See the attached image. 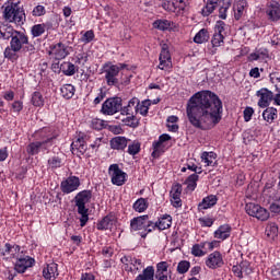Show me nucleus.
Segmentation results:
<instances>
[{"mask_svg": "<svg viewBox=\"0 0 280 280\" xmlns=\"http://www.w3.org/2000/svg\"><path fill=\"white\" fill-rule=\"evenodd\" d=\"M133 209L138 213H143L145 209H148V200L145 198H139L135 203H133Z\"/></svg>", "mask_w": 280, "mask_h": 280, "instance_id": "c03bdc74", "label": "nucleus"}, {"mask_svg": "<svg viewBox=\"0 0 280 280\" xmlns=\"http://www.w3.org/2000/svg\"><path fill=\"white\" fill-rule=\"evenodd\" d=\"M121 115H137L139 113V98L132 97L128 105L120 108Z\"/></svg>", "mask_w": 280, "mask_h": 280, "instance_id": "a211bd4d", "label": "nucleus"}, {"mask_svg": "<svg viewBox=\"0 0 280 280\" xmlns=\"http://www.w3.org/2000/svg\"><path fill=\"white\" fill-rule=\"evenodd\" d=\"M220 0H208L203 9L201 10L202 16H209L210 14H213L215 9L218 8V3Z\"/></svg>", "mask_w": 280, "mask_h": 280, "instance_id": "bb28decb", "label": "nucleus"}, {"mask_svg": "<svg viewBox=\"0 0 280 280\" xmlns=\"http://www.w3.org/2000/svg\"><path fill=\"white\" fill-rule=\"evenodd\" d=\"M21 0H8L2 7V19L7 23H14L15 25H25V10L20 7Z\"/></svg>", "mask_w": 280, "mask_h": 280, "instance_id": "f03ea898", "label": "nucleus"}, {"mask_svg": "<svg viewBox=\"0 0 280 280\" xmlns=\"http://www.w3.org/2000/svg\"><path fill=\"white\" fill-rule=\"evenodd\" d=\"M121 110V97H110L107 98L101 108L103 115H115Z\"/></svg>", "mask_w": 280, "mask_h": 280, "instance_id": "0eeeda50", "label": "nucleus"}, {"mask_svg": "<svg viewBox=\"0 0 280 280\" xmlns=\"http://www.w3.org/2000/svg\"><path fill=\"white\" fill-rule=\"evenodd\" d=\"M15 32L16 30L12 25L0 23V39L10 40Z\"/></svg>", "mask_w": 280, "mask_h": 280, "instance_id": "412c9836", "label": "nucleus"}, {"mask_svg": "<svg viewBox=\"0 0 280 280\" xmlns=\"http://www.w3.org/2000/svg\"><path fill=\"white\" fill-rule=\"evenodd\" d=\"M189 268H191V262L189 260H182L177 265V272L178 275H186V272H189Z\"/></svg>", "mask_w": 280, "mask_h": 280, "instance_id": "8fccbe9b", "label": "nucleus"}, {"mask_svg": "<svg viewBox=\"0 0 280 280\" xmlns=\"http://www.w3.org/2000/svg\"><path fill=\"white\" fill-rule=\"evenodd\" d=\"M159 60H160V65L158 66L159 69H161L162 71H167V69H172V55L170 54L167 44H164L162 46Z\"/></svg>", "mask_w": 280, "mask_h": 280, "instance_id": "9b49d317", "label": "nucleus"}, {"mask_svg": "<svg viewBox=\"0 0 280 280\" xmlns=\"http://www.w3.org/2000/svg\"><path fill=\"white\" fill-rule=\"evenodd\" d=\"M267 14L270 21H279L280 19V4L277 1H271L267 8Z\"/></svg>", "mask_w": 280, "mask_h": 280, "instance_id": "6ab92c4d", "label": "nucleus"}, {"mask_svg": "<svg viewBox=\"0 0 280 280\" xmlns=\"http://www.w3.org/2000/svg\"><path fill=\"white\" fill-rule=\"evenodd\" d=\"M162 8L166 12H176V2L174 0H163Z\"/></svg>", "mask_w": 280, "mask_h": 280, "instance_id": "864d4df0", "label": "nucleus"}, {"mask_svg": "<svg viewBox=\"0 0 280 280\" xmlns=\"http://www.w3.org/2000/svg\"><path fill=\"white\" fill-rule=\"evenodd\" d=\"M268 240H275L279 235V226L277 223H268L265 230Z\"/></svg>", "mask_w": 280, "mask_h": 280, "instance_id": "c756f323", "label": "nucleus"}, {"mask_svg": "<svg viewBox=\"0 0 280 280\" xmlns=\"http://www.w3.org/2000/svg\"><path fill=\"white\" fill-rule=\"evenodd\" d=\"M156 229H159V222L154 223L153 221H150V217L147 215L144 232H142L140 235L143 240H145V237H148V233H152V231H155Z\"/></svg>", "mask_w": 280, "mask_h": 280, "instance_id": "c85d7f7f", "label": "nucleus"}, {"mask_svg": "<svg viewBox=\"0 0 280 280\" xmlns=\"http://www.w3.org/2000/svg\"><path fill=\"white\" fill-rule=\"evenodd\" d=\"M86 150L88 145L84 137H79L71 143V152L72 154H77V156H82Z\"/></svg>", "mask_w": 280, "mask_h": 280, "instance_id": "2eb2a0df", "label": "nucleus"}, {"mask_svg": "<svg viewBox=\"0 0 280 280\" xmlns=\"http://www.w3.org/2000/svg\"><path fill=\"white\" fill-rule=\"evenodd\" d=\"M135 280H154V267L148 266Z\"/></svg>", "mask_w": 280, "mask_h": 280, "instance_id": "7c9ffc66", "label": "nucleus"}, {"mask_svg": "<svg viewBox=\"0 0 280 280\" xmlns=\"http://www.w3.org/2000/svg\"><path fill=\"white\" fill-rule=\"evenodd\" d=\"M252 218H257V220H260L261 222H266V220L270 218V212H268V210H266L261 206H258L255 211V214H253Z\"/></svg>", "mask_w": 280, "mask_h": 280, "instance_id": "e433bc0d", "label": "nucleus"}, {"mask_svg": "<svg viewBox=\"0 0 280 280\" xmlns=\"http://www.w3.org/2000/svg\"><path fill=\"white\" fill-rule=\"evenodd\" d=\"M47 130L48 129L45 128L40 131L42 139H45L43 141H39V143H42L40 150H49V148H51V145H54V139H56L55 136H45V135H47Z\"/></svg>", "mask_w": 280, "mask_h": 280, "instance_id": "393cba45", "label": "nucleus"}, {"mask_svg": "<svg viewBox=\"0 0 280 280\" xmlns=\"http://www.w3.org/2000/svg\"><path fill=\"white\" fill-rule=\"evenodd\" d=\"M271 213H280V198L272 202L269 207Z\"/></svg>", "mask_w": 280, "mask_h": 280, "instance_id": "774afa93", "label": "nucleus"}, {"mask_svg": "<svg viewBox=\"0 0 280 280\" xmlns=\"http://www.w3.org/2000/svg\"><path fill=\"white\" fill-rule=\"evenodd\" d=\"M215 205H218V197L215 195H209L198 205V209L202 211L211 209V207H215Z\"/></svg>", "mask_w": 280, "mask_h": 280, "instance_id": "aec40b11", "label": "nucleus"}, {"mask_svg": "<svg viewBox=\"0 0 280 280\" xmlns=\"http://www.w3.org/2000/svg\"><path fill=\"white\" fill-rule=\"evenodd\" d=\"M217 154L213 153V152H203L201 154V159L202 161H205V163L208 165V166H213L214 165V162L215 159H217Z\"/></svg>", "mask_w": 280, "mask_h": 280, "instance_id": "de8ad7c7", "label": "nucleus"}, {"mask_svg": "<svg viewBox=\"0 0 280 280\" xmlns=\"http://www.w3.org/2000/svg\"><path fill=\"white\" fill-rule=\"evenodd\" d=\"M128 154L131 156H135L141 152V142L139 141H133L131 144L128 145Z\"/></svg>", "mask_w": 280, "mask_h": 280, "instance_id": "3c124183", "label": "nucleus"}, {"mask_svg": "<svg viewBox=\"0 0 280 280\" xmlns=\"http://www.w3.org/2000/svg\"><path fill=\"white\" fill-rule=\"evenodd\" d=\"M60 71L63 73V75L71 77V75H75L77 68H75V65H73L72 62L63 61L60 65Z\"/></svg>", "mask_w": 280, "mask_h": 280, "instance_id": "cd10ccee", "label": "nucleus"}, {"mask_svg": "<svg viewBox=\"0 0 280 280\" xmlns=\"http://www.w3.org/2000/svg\"><path fill=\"white\" fill-rule=\"evenodd\" d=\"M40 145H43V143H40V141L31 142L26 147L27 154H30V156H36V154H38V152H40Z\"/></svg>", "mask_w": 280, "mask_h": 280, "instance_id": "a19ab883", "label": "nucleus"}, {"mask_svg": "<svg viewBox=\"0 0 280 280\" xmlns=\"http://www.w3.org/2000/svg\"><path fill=\"white\" fill-rule=\"evenodd\" d=\"M48 165L52 170H58V167H62V159L58 156H52L48 160Z\"/></svg>", "mask_w": 280, "mask_h": 280, "instance_id": "4d7b16f0", "label": "nucleus"}, {"mask_svg": "<svg viewBox=\"0 0 280 280\" xmlns=\"http://www.w3.org/2000/svg\"><path fill=\"white\" fill-rule=\"evenodd\" d=\"M112 150H126L128 148V139L126 137H115L110 140Z\"/></svg>", "mask_w": 280, "mask_h": 280, "instance_id": "5701e85b", "label": "nucleus"}, {"mask_svg": "<svg viewBox=\"0 0 280 280\" xmlns=\"http://www.w3.org/2000/svg\"><path fill=\"white\" fill-rule=\"evenodd\" d=\"M91 198H93L92 190H82L78 192L74 197V203L78 209L80 218V226H86V222H89V209L86 208L88 202H91Z\"/></svg>", "mask_w": 280, "mask_h": 280, "instance_id": "20e7f679", "label": "nucleus"}, {"mask_svg": "<svg viewBox=\"0 0 280 280\" xmlns=\"http://www.w3.org/2000/svg\"><path fill=\"white\" fill-rule=\"evenodd\" d=\"M240 266L243 275L248 276L253 272V267H250V262L248 260L241 261Z\"/></svg>", "mask_w": 280, "mask_h": 280, "instance_id": "bf43d9fd", "label": "nucleus"}, {"mask_svg": "<svg viewBox=\"0 0 280 280\" xmlns=\"http://www.w3.org/2000/svg\"><path fill=\"white\" fill-rule=\"evenodd\" d=\"M258 207H259V205H256L254 202L246 203L245 211H246L247 215H250L253 218V215H255V212L257 211Z\"/></svg>", "mask_w": 280, "mask_h": 280, "instance_id": "e2e57ef3", "label": "nucleus"}, {"mask_svg": "<svg viewBox=\"0 0 280 280\" xmlns=\"http://www.w3.org/2000/svg\"><path fill=\"white\" fill-rule=\"evenodd\" d=\"M215 240H229L231 237V225L224 224L218 228V230L214 232Z\"/></svg>", "mask_w": 280, "mask_h": 280, "instance_id": "4be33fe9", "label": "nucleus"}, {"mask_svg": "<svg viewBox=\"0 0 280 280\" xmlns=\"http://www.w3.org/2000/svg\"><path fill=\"white\" fill-rule=\"evenodd\" d=\"M80 187V177L69 176L60 184V189L62 194H73Z\"/></svg>", "mask_w": 280, "mask_h": 280, "instance_id": "9d476101", "label": "nucleus"}, {"mask_svg": "<svg viewBox=\"0 0 280 280\" xmlns=\"http://www.w3.org/2000/svg\"><path fill=\"white\" fill-rule=\"evenodd\" d=\"M247 2L246 0H235L233 5L234 18L236 21H240L244 14V10L246 9Z\"/></svg>", "mask_w": 280, "mask_h": 280, "instance_id": "b1692460", "label": "nucleus"}, {"mask_svg": "<svg viewBox=\"0 0 280 280\" xmlns=\"http://www.w3.org/2000/svg\"><path fill=\"white\" fill-rule=\"evenodd\" d=\"M231 0H219L217 8H219V19L226 20V12L231 8Z\"/></svg>", "mask_w": 280, "mask_h": 280, "instance_id": "a878e982", "label": "nucleus"}, {"mask_svg": "<svg viewBox=\"0 0 280 280\" xmlns=\"http://www.w3.org/2000/svg\"><path fill=\"white\" fill-rule=\"evenodd\" d=\"M170 268V264L167 261H161L156 265V275H165Z\"/></svg>", "mask_w": 280, "mask_h": 280, "instance_id": "680f3d73", "label": "nucleus"}, {"mask_svg": "<svg viewBox=\"0 0 280 280\" xmlns=\"http://www.w3.org/2000/svg\"><path fill=\"white\" fill-rule=\"evenodd\" d=\"M202 248H205V244H195L191 248V255L194 257H205L206 253Z\"/></svg>", "mask_w": 280, "mask_h": 280, "instance_id": "5fc2aeb1", "label": "nucleus"}, {"mask_svg": "<svg viewBox=\"0 0 280 280\" xmlns=\"http://www.w3.org/2000/svg\"><path fill=\"white\" fill-rule=\"evenodd\" d=\"M33 106H45V98L43 97V94L38 91L34 92L32 94V100H31Z\"/></svg>", "mask_w": 280, "mask_h": 280, "instance_id": "37998d69", "label": "nucleus"}, {"mask_svg": "<svg viewBox=\"0 0 280 280\" xmlns=\"http://www.w3.org/2000/svg\"><path fill=\"white\" fill-rule=\"evenodd\" d=\"M105 98H106V93H105L104 89L101 88L100 93L93 101V105L97 106L98 104H102V102H104Z\"/></svg>", "mask_w": 280, "mask_h": 280, "instance_id": "0e129e2a", "label": "nucleus"}, {"mask_svg": "<svg viewBox=\"0 0 280 280\" xmlns=\"http://www.w3.org/2000/svg\"><path fill=\"white\" fill-rule=\"evenodd\" d=\"M183 195V185L175 184L172 186L170 196H171V205L175 209H180L183 207V200L180 199V196Z\"/></svg>", "mask_w": 280, "mask_h": 280, "instance_id": "f8f14e48", "label": "nucleus"}, {"mask_svg": "<svg viewBox=\"0 0 280 280\" xmlns=\"http://www.w3.org/2000/svg\"><path fill=\"white\" fill-rule=\"evenodd\" d=\"M172 139V137L167 133H163L159 137V141L153 142V145H155V148H162L163 149V144L165 143V141H170Z\"/></svg>", "mask_w": 280, "mask_h": 280, "instance_id": "052dcab7", "label": "nucleus"}, {"mask_svg": "<svg viewBox=\"0 0 280 280\" xmlns=\"http://www.w3.org/2000/svg\"><path fill=\"white\" fill-rule=\"evenodd\" d=\"M95 38V33L93 31H86L82 36V43H92Z\"/></svg>", "mask_w": 280, "mask_h": 280, "instance_id": "69168bd1", "label": "nucleus"}, {"mask_svg": "<svg viewBox=\"0 0 280 280\" xmlns=\"http://www.w3.org/2000/svg\"><path fill=\"white\" fill-rule=\"evenodd\" d=\"M172 226V215L164 214L160 218L158 222V229L160 231H165V229H170Z\"/></svg>", "mask_w": 280, "mask_h": 280, "instance_id": "f704fd0d", "label": "nucleus"}, {"mask_svg": "<svg viewBox=\"0 0 280 280\" xmlns=\"http://www.w3.org/2000/svg\"><path fill=\"white\" fill-rule=\"evenodd\" d=\"M122 124L129 126V128H139V119H137V115L127 116L122 119Z\"/></svg>", "mask_w": 280, "mask_h": 280, "instance_id": "49530a36", "label": "nucleus"}, {"mask_svg": "<svg viewBox=\"0 0 280 280\" xmlns=\"http://www.w3.org/2000/svg\"><path fill=\"white\" fill-rule=\"evenodd\" d=\"M257 96L260 97L258 101V106L260 108H268L270 106V102L275 100V94L266 88L257 91Z\"/></svg>", "mask_w": 280, "mask_h": 280, "instance_id": "ddd939ff", "label": "nucleus"}, {"mask_svg": "<svg viewBox=\"0 0 280 280\" xmlns=\"http://www.w3.org/2000/svg\"><path fill=\"white\" fill-rule=\"evenodd\" d=\"M262 118L265 119V121H267V124H272V121H275V119H277V108L267 107L262 112Z\"/></svg>", "mask_w": 280, "mask_h": 280, "instance_id": "2f4dec72", "label": "nucleus"}, {"mask_svg": "<svg viewBox=\"0 0 280 280\" xmlns=\"http://www.w3.org/2000/svg\"><path fill=\"white\" fill-rule=\"evenodd\" d=\"M21 51H23L24 54H27L28 56L36 54V46H34V44L30 43V37H27V43L22 46Z\"/></svg>", "mask_w": 280, "mask_h": 280, "instance_id": "6e6d98bb", "label": "nucleus"}, {"mask_svg": "<svg viewBox=\"0 0 280 280\" xmlns=\"http://www.w3.org/2000/svg\"><path fill=\"white\" fill-rule=\"evenodd\" d=\"M252 218H257V220H260L261 222H266V220L270 218V212H268V210H266L261 206H258L255 211V214H253Z\"/></svg>", "mask_w": 280, "mask_h": 280, "instance_id": "c9c22d12", "label": "nucleus"}, {"mask_svg": "<svg viewBox=\"0 0 280 280\" xmlns=\"http://www.w3.org/2000/svg\"><path fill=\"white\" fill-rule=\"evenodd\" d=\"M252 218H257V220H260L261 222H266V220L270 218V212H268V210H266L261 206H258L255 211V214H253Z\"/></svg>", "mask_w": 280, "mask_h": 280, "instance_id": "4c0bfd02", "label": "nucleus"}, {"mask_svg": "<svg viewBox=\"0 0 280 280\" xmlns=\"http://www.w3.org/2000/svg\"><path fill=\"white\" fill-rule=\"evenodd\" d=\"M212 47H222L224 45V35L214 33L211 39Z\"/></svg>", "mask_w": 280, "mask_h": 280, "instance_id": "603ef678", "label": "nucleus"}, {"mask_svg": "<svg viewBox=\"0 0 280 280\" xmlns=\"http://www.w3.org/2000/svg\"><path fill=\"white\" fill-rule=\"evenodd\" d=\"M58 275V264L56 262H50L43 269V277L46 280H56Z\"/></svg>", "mask_w": 280, "mask_h": 280, "instance_id": "dca6fc26", "label": "nucleus"}, {"mask_svg": "<svg viewBox=\"0 0 280 280\" xmlns=\"http://www.w3.org/2000/svg\"><path fill=\"white\" fill-rule=\"evenodd\" d=\"M27 35L21 31H16L10 40V46L4 49V58L11 62L19 60V51L23 49V45L27 44Z\"/></svg>", "mask_w": 280, "mask_h": 280, "instance_id": "7ed1b4c3", "label": "nucleus"}, {"mask_svg": "<svg viewBox=\"0 0 280 280\" xmlns=\"http://www.w3.org/2000/svg\"><path fill=\"white\" fill-rule=\"evenodd\" d=\"M46 10L43 5H37L32 11L33 16H44Z\"/></svg>", "mask_w": 280, "mask_h": 280, "instance_id": "338daca9", "label": "nucleus"}, {"mask_svg": "<svg viewBox=\"0 0 280 280\" xmlns=\"http://www.w3.org/2000/svg\"><path fill=\"white\" fill-rule=\"evenodd\" d=\"M186 114L194 128L211 130L222 121V101L211 91L197 92L188 100Z\"/></svg>", "mask_w": 280, "mask_h": 280, "instance_id": "f257e3e1", "label": "nucleus"}, {"mask_svg": "<svg viewBox=\"0 0 280 280\" xmlns=\"http://www.w3.org/2000/svg\"><path fill=\"white\" fill-rule=\"evenodd\" d=\"M108 175L112 178V184L117 185V187H121V185H126V172L119 168V164H112L108 167Z\"/></svg>", "mask_w": 280, "mask_h": 280, "instance_id": "423d86ee", "label": "nucleus"}, {"mask_svg": "<svg viewBox=\"0 0 280 280\" xmlns=\"http://www.w3.org/2000/svg\"><path fill=\"white\" fill-rule=\"evenodd\" d=\"M150 106H152V101H150V100H144L142 102L139 101L138 113H140V115H142V117L148 116Z\"/></svg>", "mask_w": 280, "mask_h": 280, "instance_id": "ea45409f", "label": "nucleus"}, {"mask_svg": "<svg viewBox=\"0 0 280 280\" xmlns=\"http://www.w3.org/2000/svg\"><path fill=\"white\" fill-rule=\"evenodd\" d=\"M60 91H61V96L65 100H71V97L75 95V86H73L72 84L62 85Z\"/></svg>", "mask_w": 280, "mask_h": 280, "instance_id": "473e14b6", "label": "nucleus"}, {"mask_svg": "<svg viewBox=\"0 0 280 280\" xmlns=\"http://www.w3.org/2000/svg\"><path fill=\"white\" fill-rule=\"evenodd\" d=\"M130 265L133 267H130V270L136 272H139L141 270V268H143V262L141 261V259H137V258H130Z\"/></svg>", "mask_w": 280, "mask_h": 280, "instance_id": "13d9d810", "label": "nucleus"}, {"mask_svg": "<svg viewBox=\"0 0 280 280\" xmlns=\"http://www.w3.org/2000/svg\"><path fill=\"white\" fill-rule=\"evenodd\" d=\"M48 54L55 58V60H65L69 56V47L62 43L50 45Z\"/></svg>", "mask_w": 280, "mask_h": 280, "instance_id": "1a4fd4ad", "label": "nucleus"}, {"mask_svg": "<svg viewBox=\"0 0 280 280\" xmlns=\"http://www.w3.org/2000/svg\"><path fill=\"white\" fill-rule=\"evenodd\" d=\"M16 261L14 265V270L19 272L20 275H23L27 268H32L34 264H36V260L30 256H25L23 254L15 257Z\"/></svg>", "mask_w": 280, "mask_h": 280, "instance_id": "6e6552de", "label": "nucleus"}, {"mask_svg": "<svg viewBox=\"0 0 280 280\" xmlns=\"http://www.w3.org/2000/svg\"><path fill=\"white\" fill-rule=\"evenodd\" d=\"M153 27H155L156 30H161L162 32H165L172 28V22L168 20H156L153 23Z\"/></svg>", "mask_w": 280, "mask_h": 280, "instance_id": "79ce46f5", "label": "nucleus"}, {"mask_svg": "<svg viewBox=\"0 0 280 280\" xmlns=\"http://www.w3.org/2000/svg\"><path fill=\"white\" fill-rule=\"evenodd\" d=\"M198 174H191L190 176H188L186 179L187 189L194 191L196 187H198Z\"/></svg>", "mask_w": 280, "mask_h": 280, "instance_id": "a18cd8bd", "label": "nucleus"}, {"mask_svg": "<svg viewBox=\"0 0 280 280\" xmlns=\"http://www.w3.org/2000/svg\"><path fill=\"white\" fill-rule=\"evenodd\" d=\"M209 40V31L207 28H201L194 37V43L197 45H202Z\"/></svg>", "mask_w": 280, "mask_h": 280, "instance_id": "72a5a7b5", "label": "nucleus"}, {"mask_svg": "<svg viewBox=\"0 0 280 280\" xmlns=\"http://www.w3.org/2000/svg\"><path fill=\"white\" fill-rule=\"evenodd\" d=\"M206 266L215 270V268H222L224 266V259L220 252H213L210 254L206 260Z\"/></svg>", "mask_w": 280, "mask_h": 280, "instance_id": "4468645a", "label": "nucleus"}, {"mask_svg": "<svg viewBox=\"0 0 280 280\" xmlns=\"http://www.w3.org/2000/svg\"><path fill=\"white\" fill-rule=\"evenodd\" d=\"M102 73L105 74L107 86H119L121 83V81H119V67L115 66L113 62L108 61L104 63Z\"/></svg>", "mask_w": 280, "mask_h": 280, "instance_id": "39448f33", "label": "nucleus"}, {"mask_svg": "<svg viewBox=\"0 0 280 280\" xmlns=\"http://www.w3.org/2000/svg\"><path fill=\"white\" fill-rule=\"evenodd\" d=\"M148 222V214L136 217L130 221V231H144L145 223Z\"/></svg>", "mask_w": 280, "mask_h": 280, "instance_id": "f3484780", "label": "nucleus"}, {"mask_svg": "<svg viewBox=\"0 0 280 280\" xmlns=\"http://www.w3.org/2000/svg\"><path fill=\"white\" fill-rule=\"evenodd\" d=\"M31 34L33 38H38V36H43L45 34V24H35L31 28Z\"/></svg>", "mask_w": 280, "mask_h": 280, "instance_id": "09e8293b", "label": "nucleus"}, {"mask_svg": "<svg viewBox=\"0 0 280 280\" xmlns=\"http://www.w3.org/2000/svg\"><path fill=\"white\" fill-rule=\"evenodd\" d=\"M113 226V219L110 217H104L96 225L98 231H108Z\"/></svg>", "mask_w": 280, "mask_h": 280, "instance_id": "58836bf2", "label": "nucleus"}]
</instances>
